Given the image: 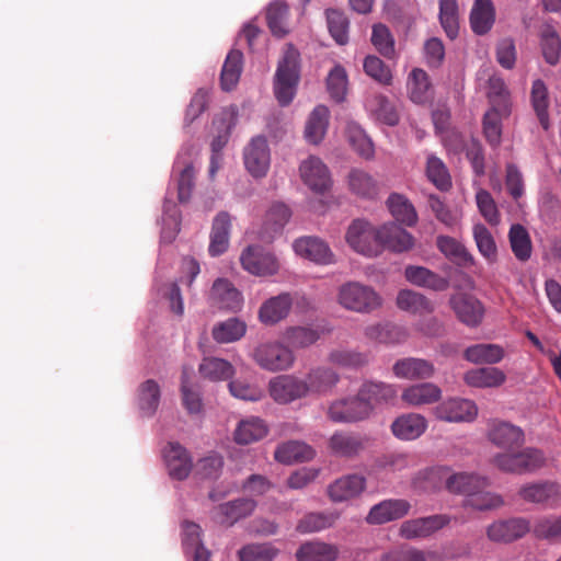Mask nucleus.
<instances>
[{"instance_id":"nucleus-1","label":"nucleus","mask_w":561,"mask_h":561,"mask_svg":"<svg viewBox=\"0 0 561 561\" xmlns=\"http://www.w3.org/2000/svg\"><path fill=\"white\" fill-rule=\"evenodd\" d=\"M446 479V489L455 494H465L469 497L474 491L484 490L488 479L476 473L457 472L448 476L447 468H427L420 471L413 479V484L424 491L436 489L439 479Z\"/></svg>"},{"instance_id":"nucleus-2","label":"nucleus","mask_w":561,"mask_h":561,"mask_svg":"<svg viewBox=\"0 0 561 561\" xmlns=\"http://www.w3.org/2000/svg\"><path fill=\"white\" fill-rule=\"evenodd\" d=\"M299 53L287 46L278 61L274 80V93L280 105H288L295 94L299 81Z\"/></svg>"},{"instance_id":"nucleus-3","label":"nucleus","mask_w":561,"mask_h":561,"mask_svg":"<svg viewBox=\"0 0 561 561\" xmlns=\"http://www.w3.org/2000/svg\"><path fill=\"white\" fill-rule=\"evenodd\" d=\"M252 359L263 370L270 373L286 371L294 367L296 355L294 350L279 341H267L257 344L252 352Z\"/></svg>"},{"instance_id":"nucleus-4","label":"nucleus","mask_w":561,"mask_h":561,"mask_svg":"<svg viewBox=\"0 0 561 561\" xmlns=\"http://www.w3.org/2000/svg\"><path fill=\"white\" fill-rule=\"evenodd\" d=\"M337 301L343 308L359 313H369L382 305V298L375 289L358 282L342 285Z\"/></svg>"},{"instance_id":"nucleus-5","label":"nucleus","mask_w":561,"mask_h":561,"mask_svg":"<svg viewBox=\"0 0 561 561\" xmlns=\"http://www.w3.org/2000/svg\"><path fill=\"white\" fill-rule=\"evenodd\" d=\"M492 463L501 471L523 474L541 468L545 457L540 450L527 447L517 453H499Z\"/></svg>"},{"instance_id":"nucleus-6","label":"nucleus","mask_w":561,"mask_h":561,"mask_svg":"<svg viewBox=\"0 0 561 561\" xmlns=\"http://www.w3.org/2000/svg\"><path fill=\"white\" fill-rule=\"evenodd\" d=\"M345 241L352 250L362 255L374 257L380 254L377 229L365 219H354L348 225Z\"/></svg>"},{"instance_id":"nucleus-7","label":"nucleus","mask_w":561,"mask_h":561,"mask_svg":"<svg viewBox=\"0 0 561 561\" xmlns=\"http://www.w3.org/2000/svg\"><path fill=\"white\" fill-rule=\"evenodd\" d=\"M244 271L255 276H271L278 272L277 257L257 244L248 245L240 254Z\"/></svg>"},{"instance_id":"nucleus-8","label":"nucleus","mask_w":561,"mask_h":561,"mask_svg":"<svg viewBox=\"0 0 561 561\" xmlns=\"http://www.w3.org/2000/svg\"><path fill=\"white\" fill-rule=\"evenodd\" d=\"M433 413L436 419L447 423H470L478 416V407L465 398H449L437 404Z\"/></svg>"},{"instance_id":"nucleus-9","label":"nucleus","mask_w":561,"mask_h":561,"mask_svg":"<svg viewBox=\"0 0 561 561\" xmlns=\"http://www.w3.org/2000/svg\"><path fill=\"white\" fill-rule=\"evenodd\" d=\"M268 392L278 404H289L308 396L304 379L295 375L273 377L268 381Z\"/></svg>"},{"instance_id":"nucleus-10","label":"nucleus","mask_w":561,"mask_h":561,"mask_svg":"<svg viewBox=\"0 0 561 561\" xmlns=\"http://www.w3.org/2000/svg\"><path fill=\"white\" fill-rule=\"evenodd\" d=\"M294 252L314 264L332 265L336 263V256L330 245L319 237L306 236L293 242Z\"/></svg>"},{"instance_id":"nucleus-11","label":"nucleus","mask_w":561,"mask_h":561,"mask_svg":"<svg viewBox=\"0 0 561 561\" xmlns=\"http://www.w3.org/2000/svg\"><path fill=\"white\" fill-rule=\"evenodd\" d=\"M300 179L314 193H325L332 186L329 168L318 157L310 156L299 165Z\"/></svg>"},{"instance_id":"nucleus-12","label":"nucleus","mask_w":561,"mask_h":561,"mask_svg":"<svg viewBox=\"0 0 561 561\" xmlns=\"http://www.w3.org/2000/svg\"><path fill=\"white\" fill-rule=\"evenodd\" d=\"M450 523V517L445 514H436L403 522L399 535L408 540L423 539L437 533Z\"/></svg>"},{"instance_id":"nucleus-13","label":"nucleus","mask_w":561,"mask_h":561,"mask_svg":"<svg viewBox=\"0 0 561 561\" xmlns=\"http://www.w3.org/2000/svg\"><path fill=\"white\" fill-rule=\"evenodd\" d=\"M244 165L254 178L266 175L271 164V152L267 140L263 136H256L243 150Z\"/></svg>"},{"instance_id":"nucleus-14","label":"nucleus","mask_w":561,"mask_h":561,"mask_svg":"<svg viewBox=\"0 0 561 561\" xmlns=\"http://www.w3.org/2000/svg\"><path fill=\"white\" fill-rule=\"evenodd\" d=\"M328 414L332 421L340 423L357 422L370 415L358 392L355 397L333 401L329 407Z\"/></svg>"},{"instance_id":"nucleus-15","label":"nucleus","mask_w":561,"mask_h":561,"mask_svg":"<svg viewBox=\"0 0 561 561\" xmlns=\"http://www.w3.org/2000/svg\"><path fill=\"white\" fill-rule=\"evenodd\" d=\"M366 489V479L360 474H345L327 488V494L333 503H344L358 497Z\"/></svg>"},{"instance_id":"nucleus-16","label":"nucleus","mask_w":561,"mask_h":561,"mask_svg":"<svg viewBox=\"0 0 561 561\" xmlns=\"http://www.w3.org/2000/svg\"><path fill=\"white\" fill-rule=\"evenodd\" d=\"M410 510L411 504L407 500H385L370 508L368 515L366 516V522L370 525L386 524L404 517L409 514Z\"/></svg>"},{"instance_id":"nucleus-17","label":"nucleus","mask_w":561,"mask_h":561,"mask_svg":"<svg viewBox=\"0 0 561 561\" xmlns=\"http://www.w3.org/2000/svg\"><path fill=\"white\" fill-rule=\"evenodd\" d=\"M377 239L380 248H387L393 252H404L413 248L414 239L410 232L397 224H385L377 229Z\"/></svg>"},{"instance_id":"nucleus-18","label":"nucleus","mask_w":561,"mask_h":561,"mask_svg":"<svg viewBox=\"0 0 561 561\" xmlns=\"http://www.w3.org/2000/svg\"><path fill=\"white\" fill-rule=\"evenodd\" d=\"M358 393L371 414L376 407L392 403L398 396V389L394 385L382 381H366Z\"/></svg>"},{"instance_id":"nucleus-19","label":"nucleus","mask_w":561,"mask_h":561,"mask_svg":"<svg viewBox=\"0 0 561 561\" xmlns=\"http://www.w3.org/2000/svg\"><path fill=\"white\" fill-rule=\"evenodd\" d=\"M162 455L171 478L183 480L188 477L192 470V458L183 446L178 443H169Z\"/></svg>"},{"instance_id":"nucleus-20","label":"nucleus","mask_w":561,"mask_h":561,"mask_svg":"<svg viewBox=\"0 0 561 561\" xmlns=\"http://www.w3.org/2000/svg\"><path fill=\"white\" fill-rule=\"evenodd\" d=\"M529 523L524 518L496 520L486 528V536L494 542H511L529 531Z\"/></svg>"},{"instance_id":"nucleus-21","label":"nucleus","mask_w":561,"mask_h":561,"mask_svg":"<svg viewBox=\"0 0 561 561\" xmlns=\"http://www.w3.org/2000/svg\"><path fill=\"white\" fill-rule=\"evenodd\" d=\"M450 306L457 318L468 327H477L482 321L484 308L473 296L457 294L450 298Z\"/></svg>"},{"instance_id":"nucleus-22","label":"nucleus","mask_w":561,"mask_h":561,"mask_svg":"<svg viewBox=\"0 0 561 561\" xmlns=\"http://www.w3.org/2000/svg\"><path fill=\"white\" fill-rule=\"evenodd\" d=\"M210 301L219 309L239 311L243 305V297L228 279L218 278L213 284Z\"/></svg>"},{"instance_id":"nucleus-23","label":"nucleus","mask_w":561,"mask_h":561,"mask_svg":"<svg viewBox=\"0 0 561 561\" xmlns=\"http://www.w3.org/2000/svg\"><path fill=\"white\" fill-rule=\"evenodd\" d=\"M488 437L495 446L511 449L523 444L524 432L508 422L495 420L489 425Z\"/></svg>"},{"instance_id":"nucleus-24","label":"nucleus","mask_w":561,"mask_h":561,"mask_svg":"<svg viewBox=\"0 0 561 561\" xmlns=\"http://www.w3.org/2000/svg\"><path fill=\"white\" fill-rule=\"evenodd\" d=\"M392 371L399 379L416 380L431 378L435 368L431 362L424 358L405 357L393 364Z\"/></svg>"},{"instance_id":"nucleus-25","label":"nucleus","mask_w":561,"mask_h":561,"mask_svg":"<svg viewBox=\"0 0 561 561\" xmlns=\"http://www.w3.org/2000/svg\"><path fill=\"white\" fill-rule=\"evenodd\" d=\"M192 150L193 149L186 151L183 149L178 154L173 167L174 172L179 173L178 197L182 203L188 201L194 185L195 168L191 160Z\"/></svg>"},{"instance_id":"nucleus-26","label":"nucleus","mask_w":561,"mask_h":561,"mask_svg":"<svg viewBox=\"0 0 561 561\" xmlns=\"http://www.w3.org/2000/svg\"><path fill=\"white\" fill-rule=\"evenodd\" d=\"M289 294H280L265 300L259 309V320L264 325H275L284 320L291 309Z\"/></svg>"},{"instance_id":"nucleus-27","label":"nucleus","mask_w":561,"mask_h":561,"mask_svg":"<svg viewBox=\"0 0 561 561\" xmlns=\"http://www.w3.org/2000/svg\"><path fill=\"white\" fill-rule=\"evenodd\" d=\"M506 374L494 366L472 368L465 373L463 381L472 388H500L506 382Z\"/></svg>"},{"instance_id":"nucleus-28","label":"nucleus","mask_w":561,"mask_h":561,"mask_svg":"<svg viewBox=\"0 0 561 561\" xmlns=\"http://www.w3.org/2000/svg\"><path fill=\"white\" fill-rule=\"evenodd\" d=\"M427 428L426 419L419 413H405L398 416L391 424L392 434L401 440L419 438Z\"/></svg>"},{"instance_id":"nucleus-29","label":"nucleus","mask_w":561,"mask_h":561,"mask_svg":"<svg viewBox=\"0 0 561 561\" xmlns=\"http://www.w3.org/2000/svg\"><path fill=\"white\" fill-rule=\"evenodd\" d=\"M519 496L533 503L556 504L561 500V485L554 482H538L522 486Z\"/></svg>"},{"instance_id":"nucleus-30","label":"nucleus","mask_w":561,"mask_h":561,"mask_svg":"<svg viewBox=\"0 0 561 561\" xmlns=\"http://www.w3.org/2000/svg\"><path fill=\"white\" fill-rule=\"evenodd\" d=\"M191 368H183L181 377V399L185 411L192 416H201L204 412V403L199 387L192 382Z\"/></svg>"},{"instance_id":"nucleus-31","label":"nucleus","mask_w":561,"mask_h":561,"mask_svg":"<svg viewBox=\"0 0 561 561\" xmlns=\"http://www.w3.org/2000/svg\"><path fill=\"white\" fill-rule=\"evenodd\" d=\"M442 397L440 388L433 382H423L407 387L401 394L402 401L410 407L433 404Z\"/></svg>"},{"instance_id":"nucleus-32","label":"nucleus","mask_w":561,"mask_h":561,"mask_svg":"<svg viewBox=\"0 0 561 561\" xmlns=\"http://www.w3.org/2000/svg\"><path fill=\"white\" fill-rule=\"evenodd\" d=\"M182 543L185 553L192 556L194 561H209L210 552L202 542V529L192 522L182 525Z\"/></svg>"},{"instance_id":"nucleus-33","label":"nucleus","mask_w":561,"mask_h":561,"mask_svg":"<svg viewBox=\"0 0 561 561\" xmlns=\"http://www.w3.org/2000/svg\"><path fill=\"white\" fill-rule=\"evenodd\" d=\"M348 191L360 198H374L378 194V184L367 171L353 168L346 175Z\"/></svg>"},{"instance_id":"nucleus-34","label":"nucleus","mask_w":561,"mask_h":561,"mask_svg":"<svg viewBox=\"0 0 561 561\" xmlns=\"http://www.w3.org/2000/svg\"><path fill=\"white\" fill-rule=\"evenodd\" d=\"M404 276L411 284L433 290H446L449 280L423 266L410 265L405 267Z\"/></svg>"},{"instance_id":"nucleus-35","label":"nucleus","mask_w":561,"mask_h":561,"mask_svg":"<svg viewBox=\"0 0 561 561\" xmlns=\"http://www.w3.org/2000/svg\"><path fill=\"white\" fill-rule=\"evenodd\" d=\"M230 228V215L226 211L219 213L213 221V228L210 233V243L208 251L211 256L220 255L228 249Z\"/></svg>"},{"instance_id":"nucleus-36","label":"nucleus","mask_w":561,"mask_h":561,"mask_svg":"<svg viewBox=\"0 0 561 561\" xmlns=\"http://www.w3.org/2000/svg\"><path fill=\"white\" fill-rule=\"evenodd\" d=\"M255 508V502L241 499L219 505L215 511V518L220 524L233 525L239 519L250 515Z\"/></svg>"},{"instance_id":"nucleus-37","label":"nucleus","mask_w":561,"mask_h":561,"mask_svg":"<svg viewBox=\"0 0 561 561\" xmlns=\"http://www.w3.org/2000/svg\"><path fill=\"white\" fill-rule=\"evenodd\" d=\"M463 357L476 365H495L505 357V351L499 344L480 343L467 347Z\"/></svg>"},{"instance_id":"nucleus-38","label":"nucleus","mask_w":561,"mask_h":561,"mask_svg":"<svg viewBox=\"0 0 561 561\" xmlns=\"http://www.w3.org/2000/svg\"><path fill=\"white\" fill-rule=\"evenodd\" d=\"M330 111L324 105H318L310 113L305 127V138L312 145L320 144L329 127Z\"/></svg>"},{"instance_id":"nucleus-39","label":"nucleus","mask_w":561,"mask_h":561,"mask_svg":"<svg viewBox=\"0 0 561 561\" xmlns=\"http://www.w3.org/2000/svg\"><path fill=\"white\" fill-rule=\"evenodd\" d=\"M495 21V8L491 0H476L470 12V25L473 33L486 34Z\"/></svg>"},{"instance_id":"nucleus-40","label":"nucleus","mask_w":561,"mask_h":561,"mask_svg":"<svg viewBox=\"0 0 561 561\" xmlns=\"http://www.w3.org/2000/svg\"><path fill=\"white\" fill-rule=\"evenodd\" d=\"M267 434L265 422L256 416L240 421L233 432V439L239 445H249L264 438Z\"/></svg>"},{"instance_id":"nucleus-41","label":"nucleus","mask_w":561,"mask_h":561,"mask_svg":"<svg viewBox=\"0 0 561 561\" xmlns=\"http://www.w3.org/2000/svg\"><path fill=\"white\" fill-rule=\"evenodd\" d=\"M337 556L336 546L322 541L305 542L296 552L298 561H335Z\"/></svg>"},{"instance_id":"nucleus-42","label":"nucleus","mask_w":561,"mask_h":561,"mask_svg":"<svg viewBox=\"0 0 561 561\" xmlns=\"http://www.w3.org/2000/svg\"><path fill=\"white\" fill-rule=\"evenodd\" d=\"M407 90L413 103L423 104L427 102L432 96L431 82L427 73L421 68H414L408 76Z\"/></svg>"},{"instance_id":"nucleus-43","label":"nucleus","mask_w":561,"mask_h":561,"mask_svg":"<svg viewBox=\"0 0 561 561\" xmlns=\"http://www.w3.org/2000/svg\"><path fill=\"white\" fill-rule=\"evenodd\" d=\"M275 459L282 463L308 461L313 458V449L302 442L290 440L280 444L275 453Z\"/></svg>"},{"instance_id":"nucleus-44","label":"nucleus","mask_w":561,"mask_h":561,"mask_svg":"<svg viewBox=\"0 0 561 561\" xmlns=\"http://www.w3.org/2000/svg\"><path fill=\"white\" fill-rule=\"evenodd\" d=\"M304 381L307 386V394L323 393L337 383L339 375L331 368L317 367L307 374Z\"/></svg>"},{"instance_id":"nucleus-45","label":"nucleus","mask_w":561,"mask_h":561,"mask_svg":"<svg viewBox=\"0 0 561 561\" xmlns=\"http://www.w3.org/2000/svg\"><path fill=\"white\" fill-rule=\"evenodd\" d=\"M283 336L291 350H299L313 345L320 339L321 333L310 325H293L285 329Z\"/></svg>"},{"instance_id":"nucleus-46","label":"nucleus","mask_w":561,"mask_h":561,"mask_svg":"<svg viewBox=\"0 0 561 561\" xmlns=\"http://www.w3.org/2000/svg\"><path fill=\"white\" fill-rule=\"evenodd\" d=\"M198 371L203 378L210 381L228 380L234 375L231 363L219 357H205L199 364Z\"/></svg>"},{"instance_id":"nucleus-47","label":"nucleus","mask_w":561,"mask_h":561,"mask_svg":"<svg viewBox=\"0 0 561 561\" xmlns=\"http://www.w3.org/2000/svg\"><path fill=\"white\" fill-rule=\"evenodd\" d=\"M247 324L238 318H230L214 325L213 339L220 344L233 343L244 336Z\"/></svg>"},{"instance_id":"nucleus-48","label":"nucleus","mask_w":561,"mask_h":561,"mask_svg":"<svg viewBox=\"0 0 561 561\" xmlns=\"http://www.w3.org/2000/svg\"><path fill=\"white\" fill-rule=\"evenodd\" d=\"M530 100L540 125L543 127V129H548L550 125L548 114L550 101L548 88L542 80L537 79L533 82Z\"/></svg>"},{"instance_id":"nucleus-49","label":"nucleus","mask_w":561,"mask_h":561,"mask_svg":"<svg viewBox=\"0 0 561 561\" xmlns=\"http://www.w3.org/2000/svg\"><path fill=\"white\" fill-rule=\"evenodd\" d=\"M364 334L370 341L385 344H397L407 337L401 328L389 323L368 325L365 328Z\"/></svg>"},{"instance_id":"nucleus-50","label":"nucleus","mask_w":561,"mask_h":561,"mask_svg":"<svg viewBox=\"0 0 561 561\" xmlns=\"http://www.w3.org/2000/svg\"><path fill=\"white\" fill-rule=\"evenodd\" d=\"M230 394L242 401L257 402L265 397L264 389L254 380L238 378L228 383Z\"/></svg>"},{"instance_id":"nucleus-51","label":"nucleus","mask_w":561,"mask_h":561,"mask_svg":"<svg viewBox=\"0 0 561 561\" xmlns=\"http://www.w3.org/2000/svg\"><path fill=\"white\" fill-rule=\"evenodd\" d=\"M345 133L350 145L363 159H373L375 154L374 144L358 124L350 122Z\"/></svg>"},{"instance_id":"nucleus-52","label":"nucleus","mask_w":561,"mask_h":561,"mask_svg":"<svg viewBox=\"0 0 561 561\" xmlns=\"http://www.w3.org/2000/svg\"><path fill=\"white\" fill-rule=\"evenodd\" d=\"M387 206L394 219L407 226H414L417 214L414 206L400 194H391L387 199Z\"/></svg>"},{"instance_id":"nucleus-53","label":"nucleus","mask_w":561,"mask_h":561,"mask_svg":"<svg viewBox=\"0 0 561 561\" xmlns=\"http://www.w3.org/2000/svg\"><path fill=\"white\" fill-rule=\"evenodd\" d=\"M439 251L450 261L463 266L473 265L474 259L456 239L440 236L437 238Z\"/></svg>"},{"instance_id":"nucleus-54","label":"nucleus","mask_w":561,"mask_h":561,"mask_svg":"<svg viewBox=\"0 0 561 561\" xmlns=\"http://www.w3.org/2000/svg\"><path fill=\"white\" fill-rule=\"evenodd\" d=\"M339 518L340 514L336 512L310 513L298 522L296 529L300 534L321 531L332 527Z\"/></svg>"},{"instance_id":"nucleus-55","label":"nucleus","mask_w":561,"mask_h":561,"mask_svg":"<svg viewBox=\"0 0 561 561\" xmlns=\"http://www.w3.org/2000/svg\"><path fill=\"white\" fill-rule=\"evenodd\" d=\"M160 386L157 381L148 379L139 386L138 407L145 416H151L160 402Z\"/></svg>"},{"instance_id":"nucleus-56","label":"nucleus","mask_w":561,"mask_h":561,"mask_svg":"<svg viewBox=\"0 0 561 561\" xmlns=\"http://www.w3.org/2000/svg\"><path fill=\"white\" fill-rule=\"evenodd\" d=\"M328 359L333 365L357 369L369 363V354L356 350L337 348L329 353Z\"/></svg>"},{"instance_id":"nucleus-57","label":"nucleus","mask_w":561,"mask_h":561,"mask_svg":"<svg viewBox=\"0 0 561 561\" xmlns=\"http://www.w3.org/2000/svg\"><path fill=\"white\" fill-rule=\"evenodd\" d=\"M397 306L401 310L411 313H431L434 308L433 305L420 293L402 289L397 296Z\"/></svg>"},{"instance_id":"nucleus-58","label":"nucleus","mask_w":561,"mask_h":561,"mask_svg":"<svg viewBox=\"0 0 561 561\" xmlns=\"http://www.w3.org/2000/svg\"><path fill=\"white\" fill-rule=\"evenodd\" d=\"M473 239L479 253L490 264L497 261V247L490 230L482 224H476L472 228Z\"/></svg>"},{"instance_id":"nucleus-59","label":"nucleus","mask_w":561,"mask_h":561,"mask_svg":"<svg viewBox=\"0 0 561 561\" xmlns=\"http://www.w3.org/2000/svg\"><path fill=\"white\" fill-rule=\"evenodd\" d=\"M242 53L231 50L224 62L221 70V88L226 91L232 90L239 82L242 70Z\"/></svg>"},{"instance_id":"nucleus-60","label":"nucleus","mask_w":561,"mask_h":561,"mask_svg":"<svg viewBox=\"0 0 561 561\" xmlns=\"http://www.w3.org/2000/svg\"><path fill=\"white\" fill-rule=\"evenodd\" d=\"M370 114L380 123L394 126L399 122V115L394 106L383 95H375L367 102Z\"/></svg>"},{"instance_id":"nucleus-61","label":"nucleus","mask_w":561,"mask_h":561,"mask_svg":"<svg viewBox=\"0 0 561 561\" xmlns=\"http://www.w3.org/2000/svg\"><path fill=\"white\" fill-rule=\"evenodd\" d=\"M510 244L515 257L522 262L531 255V241L529 233L522 225H513L508 232Z\"/></svg>"},{"instance_id":"nucleus-62","label":"nucleus","mask_w":561,"mask_h":561,"mask_svg":"<svg viewBox=\"0 0 561 561\" xmlns=\"http://www.w3.org/2000/svg\"><path fill=\"white\" fill-rule=\"evenodd\" d=\"M287 15L288 7L285 2L276 0L268 5L266 19L268 27L275 36L283 37L287 34Z\"/></svg>"},{"instance_id":"nucleus-63","label":"nucleus","mask_w":561,"mask_h":561,"mask_svg":"<svg viewBox=\"0 0 561 561\" xmlns=\"http://www.w3.org/2000/svg\"><path fill=\"white\" fill-rule=\"evenodd\" d=\"M330 447L340 456L352 457L364 448V444L356 435L339 432L330 438Z\"/></svg>"},{"instance_id":"nucleus-64","label":"nucleus","mask_w":561,"mask_h":561,"mask_svg":"<svg viewBox=\"0 0 561 561\" xmlns=\"http://www.w3.org/2000/svg\"><path fill=\"white\" fill-rule=\"evenodd\" d=\"M540 43L545 60L549 65H557L561 54V41L551 25H545L540 33Z\"/></svg>"}]
</instances>
